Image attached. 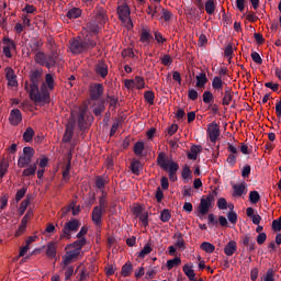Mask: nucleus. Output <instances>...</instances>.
Returning <instances> with one entry per match:
<instances>
[{
  "mask_svg": "<svg viewBox=\"0 0 281 281\" xmlns=\"http://www.w3.org/2000/svg\"><path fill=\"white\" fill-rule=\"evenodd\" d=\"M43 69H34L30 72V86L25 83V90L29 91V97L32 101L48 103L50 101V93L47 88H41L40 82L42 81Z\"/></svg>",
  "mask_w": 281,
  "mask_h": 281,
  "instance_id": "1",
  "label": "nucleus"
},
{
  "mask_svg": "<svg viewBox=\"0 0 281 281\" xmlns=\"http://www.w3.org/2000/svg\"><path fill=\"white\" fill-rule=\"evenodd\" d=\"M80 220L78 218H70L68 222H66L61 237L63 238H71V233H77L80 228Z\"/></svg>",
  "mask_w": 281,
  "mask_h": 281,
  "instance_id": "2",
  "label": "nucleus"
},
{
  "mask_svg": "<svg viewBox=\"0 0 281 281\" xmlns=\"http://www.w3.org/2000/svg\"><path fill=\"white\" fill-rule=\"evenodd\" d=\"M216 194H217V191H213V193H210L206 195V198H202L200 200L199 213L201 215H206L210 212V209L213 207V202L215 201L214 195Z\"/></svg>",
  "mask_w": 281,
  "mask_h": 281,
  "instance_id": "3",
  "label": "nucleus"
},
{
  "mask_svg": "<svg viewBox=\"0 0 281 281\" xmlns=\"http://www.w3.org/2000/svg\"><path fill=\"white\" fill-rule=\"evenodd\" d=\"M104 94L103 83L97 82L90 87V99L92 101H98Z\"/></svg>",
  "mask_w": 281,
  "mask_h": 281,
  "instance_id": "4",
  "label": "nucleus"
},
{
  "mask_svg": "<svg viewBox=\"0 0 281 281\" xmlns=\"http://www.w3.org/2000/svg\"><path fill=\"white\" fill-rule=\"evenodd\" d=\"M117 13L120 15L121 22L126 23L128 21L130 24L133 25L131 18V10L126 3H123L117 7Z\"/></svg>",
  "mask_w": 281,
  "mask_h": 281,
  "instance_id": "5",
  "label": "nucleus"
},
{
  "mask_svg": "<svg viewBox=\"0 0 281 281\" xmlns=\"http://www.w3.org/2000/svg\"><path fill=\"white\" fill-rule=\"evenodd\" d=\"M207 134L210 136L211 142L213 144H216V142L218 140V136H220V127H218V124L216 123V121H213V123L209 125Z\"/></svg>",
  "mask_w": 281,
  "mask_h": 281,
  "instance_id": "6",
  "label": "nucleus"
},
{
  "mask_svg": "<svg viewBox=\"0 0 281 281\" xmlns=\"http://www.w3.org/2000/svg\"><path fill=\"white\" fill-rule=\"evenodd\" d=\"M69 48L74 55L82 54V52H85L83 41L74 38L72 41H70Z\"/></svg>",
  "mask_w": 281,
  "mask_h": 281,
  "instance_id": "7",
  "label": "nucleus"
},
{
  "mask_svg": "<svg viewBox=\"0 0 281 281\" xmlns=\"http://www.w3.org/2000/svg\"><path fill=\"white\" fill-rule=\"evenodd\" d=\"M233 190H234L233 196L241 198L243 195H246L248 192L247 183L246 182L235 183L233 184Z\"/></svg>",
  "mask_w": 281,
  "mask_h": 281,
  "instance_id": "8",
  "label": "nucleus"
},
{
  "mask_svg": "<svg viewBox=\"0 0 281 281\" xmlns=\"http://www.w3.org/2000/svg\"><path fill=\"white\" fill-rule=\"evenodd\" d=\"M59 60V54L56 50H52L49 55L46 56V68L50 69L56 67V64Z\"/></svg>",
  "mask_w": 281,
  "mask_h": 281,
  "instance_id": "9",
  "label": "nucleus"
},
{
  "mask_svg": "<svg viewBox=\"0 0 281 281\" xmlns=\"http://www.w3.org/2000/svg\"><path fill=\"white\" fill-rule=\"evenodd\" d=\"M9 121L11 125L18 126L23 121L21 111L18 109L12 110L9 115Z\"/></svg>",
  "mask_w": 281,
  "mask_h": 281,
  "instance_id": "10",
  "label": "nucleus"
},
{
  "mask_svg": "<svg viewBox=\"0 0 281 281\" xmlns=\"http://www.w3.org/2000/svg\"><path fill=\"white\" fill-rule=\"evenodd\" d=\"M105 212L99 207V206H94L93 207V211H92V222L97 225V226H100L102 225V216Z\"/></svg>",
  "mask_w": 281,
  "mask_h": 281,
  "instance_id": "11",
  "label": "nucleus"
},
{
  "mask_svg": "<svg viewBox=\"0 0 281 281\" xmlns=\"http://www.w3.org/2000/svg\"><path fill=\"white\" fill-rule=\"evenodd\" d=\"M79 256L80 255L78 250L67 251L66 255L64 256L63 269H66V267L69 266V263H71Z\"/></svg>",
  "mask_w": 281,
  "mask_h": 281,
  "instance_id": "12",
  "label": "nucleus"
},
{
  "mask_svg": "<svg viewBox=\"0 0 281 281\" xmlns=\"http://www.w3.org/2000/svg\"><path fill=\"white\" fill-rule=\"evenodd\" d=\"M75 124H76V122L74 121L72 123H68L66 125V130H65L64 138H63L65 144H69V142L71 140L72 135L75 133Z\"/></svg>",
  "mask_w": 281,
  "mask_h": 281,
  "instance_id": "13",
  "label": "nucleus"
},
{
  "mask_svg": "<svg viewBox=\"0 0 281 281\" xmlns=\"http://www.w3.org/2000/svg\"><path fill=\"white\" fill-rule=\"evenodd\" d=\"M154 40L150 29L143 27L139 36V41L143 44L150 45L151 41Z\"/></svg>",
  "mask_w": 281,
  "mask_h": 281,
  "instance_id": "14",
  "label": "nucleus"
},
{
  "mask_svg": "<svg viewBox=\"0 0 281 281\" xmlns=\"http://www.w3.org/2000/svg\"><path fill=\"white\" fill-rule=\"evenodd\" d=\"M108 20L109 18L106 15V11L103 9V7H99L97 9V18H95L97 23L104 25Z\"/></svg>",
  "mask_w": 281,
  "mask_h": 281,
  "instance_id": "15",
  "label": "nucleus"
},
{
  "mask_svg": "<svg viewBox=\"0 0 281 281\" xmlns=\"http://www.w3.org/2000/svg\"><path fill=\"white\" fill-rule=\"evenodd\" d=\"M243 245L247 247V251L254 252L256 250V241L252 240L251 235L247 234L243 240Z\"/></svg>",
  "mask_w": 281,
  "mask_h": 281,
  "instance_id": "16",
  "label": "nucleus"
},
{
  "mask_svg": "<svg viewBox=\"0 0 281 281\" xmlns=\"http://www.w3.org/2000/svg\"><path fill=\"white\" fill-rule=\"evenodd\" d=\"M7 81L10 87H16L19 85L16 80V75L14 74V70L9 67L7 68Z\"/></svg>",
  "mask_w": 281,
  "mask_h": 281,
  "instance_id": "17",
  "label": "nucleus"
},
{
  "mask_svg": "<svg viewBox=\"0 0 281 281\" xmlns=\"http://www.w3.org/2000/svg\"><path fill=\"white\" fill-rule=\"evenodd\" d=\"M203 150L202 145H192L190 148V153H188L189 160H196L198 155Z\"/></svg>",
  "mask_w": 281,
  "mask_h": 281,
  "instance_id": "18",
  "label": "nucleus"
},
{
  "mask_svg": "<svg viewBox=\"0 0 281 281\" xmlns=\"http://www.w3.org/2000/svg\"><path fill=\"white\" fill-rule=\"evenodd\" d=\"M237 250V243L235 240L228 241L224 247V254L227 257L234 256Z\"/></svg>",
  "mask_w": 281,
  "mask_h": 281,
  "instance_id": "19",
  "label": "nucleus"
},
{
  "mask_svg": "<svg viewBox=\"0 0 281 281\" xmlns=\"http://www.w3.org/2000/svg\"><path fill=\"white\" fill-rule=\"evenodd\" d=\"M29 220H30V214L27 213L21 220V225L19 226L18 231L15 232V237H20L23 235V233L26 229Z\"/></svg>",
  "mask_w": 281,
  "mask_h": 281,
  "instance_id": "20",
  "label": "nucleus"
},
{
  "mask_svg": "<svg viewBox=\"0 0 281 281\" xmlns=\"http://www.w3.org/2000/svg\"><path fill=\"white\" fill-rule=\"evenodd\" d=\"M46 256L49 259H55L57 257V244L56 243L49 241L47 244Z\"/></svg>",
  "mask_w": 281,
  "mask_h": 281,
  "instance_id": "21",
  "label": "nucleus"
},
{
  "mask_svg": "<svg viewBox=\"0 0 281 281\" xmlns=\"http://www.w3.org/2000/svg\"><path fill=\"white\" fill-rule=\"evenodd\" d=\"M66 16L69 20H77L80 16H82V10H80L78 7H74L71 10L67 12Z\"/></svg>",
  "mask_w": 281,
  "mask_h": 281,
  "instance_id": "22",
  "label": "nucleus"
},
{
  "mask_svg": "<svg viewBox=\"0 0 281 281\" xmlns=\"http://www.w3.org/2000/svg\"><path fill=\"white\" fill-rule=\"evenodd\" d=\"M95 72H97V75L101 76L102 78H105L109 74L106 64H104V63L97 64Z\"/></svg>",
  "mask_w": 281,
  "mask_h": 281,
  "instance_id": "23",
  "label": "nucleus"
},
{
  "mask_svg": "<svg viewBox=\"0 0 281 281\" xmlns=\"http://www.w3.org/2000/svg\"><path fill=\"white\" fill-rule=\"evenodd\" d=\"M37 162H38V160L34 164H30L29 167L22 171V176L23 177L35 176L36 169H37Z\"/></svg>",
  "mask_w": 281,
  "mask_h": 281,
  "instance_id": "24",
  "label": "nucleus"
},
{
  "mask_svg": "<svg viewBox=\"0 0 281 281\" xmlns=\"http://www.w3.org/2000/svg\"><path fill=\"white\" fill-rule=\"evenodd\" d=\"M184 274L189 278L190 281H194L196 278L195 271L193 269V266L184 265L182 268Z\"/></svg>",
  "mask_w": 281,
  "mask_h": 281,
  "instance_id": "25",
  "label": "nucleus"
},
{
  "mask_svg": "<svg viewBox=\"0 0 281 281\" xmlns=\"http://www.w3.org/2000/svg\"><path fill=\"white\" fill-rule=\"evenodd\" d=\"M87 239L86 238H78L70 245V247L75 248L74 251H78V255L80 256V250H82V247L86 246Z\"/></svg>",
  "mask_w": 281,
  "mask_h": 281,
  "instance_id": "26",
  "label": "nucleus"
},
{
  "mask_svg": "<svg viewBox=\"0 0 281 281\" xmlns=\"http://www.w3.org/2000/svg\"><path fill=\"white\" fill-rule=\"evenodd\" d=\"M86 32L97 35L100 32V26L97 24V22H89L86 24Z\"/></svg>",
  "mask_w": 281,
  "mask_h": 281,
  "instance_id": "27",
  "label": "nucleus"
},
{
  "mask_svg": "<svg viewBox=\"0 0 281 281\" xmlns=\"http://www.w3.org/2000/svg\"><path fill=\"white\" fill-rule=\"evenodd\" d=\"M42 46H43L42 40L31 38V41L29 43V47H30L31 52H37L41 49Z\"/></svg>",
  "mask_w": 281,
  "mask_h": 281,
  "instance_id": "28",
  "label": "nucleus"
},
{
  "mask_svg": "<svg viewBox=\"0 0 281 281\" xmlns=\"http://www.w3.org/2000/svg\"><path fill=\"white\" fill-rule=\"evenodd\" d=\"M46 60H47V55L43 52H37L35 54V61L40 64L41 67H46Z\"/></svg>",
  "mask_w": 281,
  "mask_h": 281,
  "instance_id": "29",
  "label": "nucleus"
},
{
  "mask_svg": "<svg viewBox=\"0 0 281 281\" xmlns=\"http://www.w3.org/2000/svg\"><path fill=\"white\" fill-rule=\"evenodd\" d=\"M159 11H161V5H149L147 8V14H149L153 19L159 18Z\"/></svg>",
  "mask_w": 281,
  "mask_h": 281,
  "instance_id": "30",
  "label": "nucleus"
},
{
  "mask_svg": "<svg viewBox=\"0 0 281 281\" xmlns=\"http://www.w3.org/2000/svg\"><path fill=\"white\" fill-rule=\"evenodd\" d=\"M173 238H177V243H176V247H178L179 249H186V240L183 238V234L178 232L173 234Z\"/></svg>",
  "mask_w": 281,
  "mask_h": 281,
  "instance_id": "31",
  "label": "nucleus"
},
{
  "mask_svg": "<svg viewBox=\"0 0 281 281\" xmlns=\"http://www.w3.org/2000/svg\"><path fill=\"white\" fill-rule=\"evenodd\" d=\"M133 272V265L131 262H126L121 268V276L126 278L130 277Z\"/></svg>",
  "mask_w": 281,
  "mask_h": 281,
  "instance_id": "32",
  "label": "nucleus"
},
{
  "mask_svg": "<svg viewBox=\"0 0 281 281\" xmlns=\"http://www.w3.org/2000/svg\"><path fill=\"white\" fill-rule=\"evenodd\" d=\"M196 78V87L204 88L207 85V76L204 72H201Z\"/></svg>",
  "mask_w": 281,
  "mask_h": 281,
  "instance_id": "33",
  "label": "nucleus"
},
{
  "mask_svg": "<svg viewBox=\"0 0 281 281\" xmlns=\"http://www.w3.org/2000/svg\"><path fill=\"white\" fill-rule=\"evenodd\" d=\"M182 263L180 257H175L172 259H168L167 261V270L171 271L173 267L180 266Z\"/></svg>",
  "mask_w": 281,
  "mask_h": 281,
  "instance_id": "34",
  "label": "nucleus"
},
{
  "mask_svg": "<svg viewBox=\"0 0 281 281\" xmlns=\"http://www.w3.org/2000/svg\"><path fill=\"white\" fill-rule=\"evenodd\" d=\"M171 218H172V214H171V212H170L169 209H164V210L160 212L159 220H160L162 223H168Z\"/></svg>",
  "mask_w": 281,
  "mask_h": 281,
  "instance_id": "35",
  "label": "nucleus"
},
{
  "mask_svg": "<svg viewBox=\"0 0 281 281\" xmlns=\"http://www.w3.org/2000/svg\"><path fill=\"white\" fill-rule=\"evenodd\" d=\"M164 170L167 171L168 173L178 172L179 171V164L175 162L172 160H168L167 161V168L164 169Z\"/></svg>",
  "mask_w": 281,
  "mask_h": 281,
  "instance_id": "36",
  "label": "nucleus"
},
{
  "mask_svg": "<svg viewBox=\"0 0 281 281\" xmlns=\"http://www.w3.org/2000/svg\"><path fill=\"white\" fill-rule=\"evenodd\" d=\"M225 82L221 79V77L216 76L213 78L212 87L214 90L221 91Z\"/></svg>",
  "mask_w": 281,
  "mask_h": 281,
  "instance_id": "37",
  "label": "nucleus"
},
{
  "mask_svg": "<svg viewBox=\"0 0 281 281\" xmlns=\"http://www.w3.org/2000/svg\"><path fill=\"white\" fill-rule=\"evenodd\" d=\"M31 162H32L31 158L23 155V156H20L18 159V167L25 168L26 166L31 165Z\"/></svg>",
  "mask_w": 281,
  "mask_h": 281,
  "instance_id": "38",
  "label": "nucleus"
},
{
  "mask_svg": "<svg viewBox=\"0 0 281 281\" xmlns=\"http://www.w3.org/2000/svg\"><path fill=\"white\" fill-rule=\"evenodd\" d=\"M143 168V165L139 160H134L131 164L132 173L135 176H139V170Z\"/></svg>",
  "mask_w": 281,
  "mask_h": 281,
  "instance_id": "39",
  "label": "nucleus"
},
{
  "mask_svg": "<svg viewBox=\"0 0 281 281\" xmlns=\"http://www.w3.org/2000/svg\"><path fill=\"white\" fill-rule=\"evenodd\" d=\"M86 110H80L77 117V124L80 128L86 126Z\"/></svg>",
  "mask_w": 281,
  "mask_h": 281,
  "instance_id": "40",
  "label": "nucleus"
},
{
  "mask_svg": "<svg viewBox=\"0 0 281 281\" xmlns=\"http://www.w3.org/2000/svg\"><path fill=\"white\" fill-rule=\"evenodd\" d=\"M202 100L204 104H212L214 102V95L211 91L206 90L202 94Z\"/></svg>",
  "mask_w": 281,
  "mask_h": 281,
  "instance_id": "41",
  "label": "nucleus"
},
{
  "mask_svg": "<svg viewBox=\"0 0 281 281\" xmlns=\"http://www.w3.org/2000/svg\"><path fill=\"white\" fill-rule=\"evenodd\" d=\"M145 149V144L144 142H137L134 144V148H133V151L136 156H142L143 155V151Z\"/></svg>",
  "mask_w": 281,
  "mask_h": 281,
  "instance_id": "42",
  "label": "nucleus"
},
{
  "mask_svg": "<svg viewBox=\"0 0 281 281\" xmlns=\"http://www.w3.org/2000/svg\"><path fill=\"white\" fill-rule=\"evenodd\" d=\"M157 164L160 166L162 170L168 168V161L166 160V155L160 153L157 157Z\"/></svg>",
  "mask_w": 281,
  "mask_h": 281,
  "instance_id": "43",
  "label": "nucleus"
},
{
  "mask_svg": "<svg viewBox=\"0 0 281 281\" xmlns=\"http://www.w3.org/2000/svg\"><path fill=\"white\" fill-rule=\"evenodd\" d=\"M200 248L202 250H204L205 252L207 254H212L215 251V245L211 244V243H207V241H203L201 245H200Z\"/></svg>",
  "mask_w": 281,
  "mask_h": 281,
  "instance_id": "44",
  "label": "nucleus"
},
{
  "mask_svg": "<svg viewBox=\"0 0 281 281\" xmlns=\"http://www.w3.org/2000/svg\"><path fill=\"white\" fill-rule=\"evenodd\" d=\"M216 10V5H215V2L214 0H207L205 2V11L207 14L212 15Z\"/></svg>",
  "mask_w": 281,
  "mask_h": 281,
  "instance_id": "45",
  "label": "nucleus"
},
{
  "mask_svg": "<svg viewBox=\"0 0 281 281\" xmlns=\"http://www.w3.org/2000/svg\"><path fill=\"white\" fill-rule=\"evenodd\" d=\"M153 251L150 244L147 243L144 245L143 250L138 254V258L144 259L145 257L149 256V254Z\"/></svg>",
  "mask_w": 281,
  "mask_h": 281,
  "instance_id": "46",
  "label": "nucleus"
},
{
  "mask_svg": "<svg viewBox=\"0 0 281 281\" xmlns=\"http://www.w3.org/2000/svg\"><path fill=\"white\" fill-rule=\"evenodd\" d=\"M82 43H83V50L93 49L97 46V42L93 41L92 38H85Z\"/></svg>",
  "mask_w": 281,
  "mask_h": 281,
  "instance_id": "47",
  "label": "nucleus"
},
{
  "mask_svg": "<svg viewBox=\"0 0 281 281\" xmlns=\"http://www.w3.org/2000/svg\"><path fill=\"white\" fill-rule=\"evenodd\" d=\"M263 281H276V270L273 268H269L263 276Z\"/></svg>",
  "mask_w": 281,
  "mask_h": 281,
  "instance_id": "48",
  "label": "nucleus"
},
{
  "mask_svg": "<svg viewBox=\"0 0 281 281\" xmlns=\"http://www.w3.org/2000/svg\"><path fill=\"white\" fill-rule=\"evenodd\" d=\"M34 136H35V131L32 127H27L23 134V139L25 142H31Z\"/></svg>",
  "mask_w": 281,
  "mask_h": 281,
  "instance_id": "49",
  "label": "nucleus"
},
{
  "mask_svg": "<svg viewBox=\"0 0 281 281\" xmlns=\"http://www.w3.org/2000/svg\"><path fill=\"white\" fill-rule=\"evenodd\" d=\"M8 169H9V162L8 160H5V158H2L0 162V178L4 177Z\"/></svg>",
  "mask_w": 281,
  "mask_h": 281,
  "instance_id": "50",
  "label": "nucleus"
},
{
  "mask_svg": "<svg viewBox=\"0 0 281 281\" xmlns=\"http://www.w3.org/2000/svg\"><path fill=\"white\" fill-rule=\"evenodd\" d=\"M144 99L149 105H154L155 93L150 90L144 92Z\"/></svg>",
  "mask_w": 281,
  "mask_h": 281,
  "instance_id": "51",
  "label": "nucleus"
},
{
  "mask_svg": "<svg viewBox=\"0 0 281 281\" xmlns=\"http://www.w3.org/2000/svg\"><path fill=\"white\" fill-rule=\"evenodd\" d=\"M181 177L184 180V183H188L187 179L192 177V170L189 166H184L181 171Z\"/></svg>",
  "mask_w": 281,
  "mask_h": 281,
  "instance_id": "52",
  "label": "nucleus"
},
{
  "mask_svg": "<svg viewBox=\"0 0 281 281\" xmlns=\"http://www.w3.org/2000/svg\"><path fill=\"white\" fill-rule=\"evenodd\" d=\"M261 196L258 191H250L249 192V201L256 205L260 201Z\"/></svg>",
  "mask_w": 281,
  "mask_h": 281,
  "instance_id": "53",
  "label": "nucleus"
},
{
  "mask_svg": "<svg viewBox=\"0 0 281 281\" xmlns=\"http://www.w3.org/2000/svg\"><path fill=\"white\" fill-rule=\"evenodd\" d=\"M222 95H223L222 105L229 106V104H232L234 94H226L222 92Z\"/></svg>",
  "mask_w": 281,
  "mask_h": 281,
  "instance_id": "54",
  "label": "nucleus"
},
{
  "mask_svg": "<svg viewBox=\"0 0 281 281\" xmlns=\"http://www.w3.org/2000/svg\"><path fill=\"white\" fill-rule=\"evenodd\" d=\"M45 82H46V85H47L49 90H54V88H55V80H54L53 75L47 74L45 76Z\"/></svg>",
  "mask_w": 281,
  "mask_h": 281,
  "instance_id": "55",
  "label": "nucleus"
},
{
  "mask_svg": "<svg viewBox=\"0 0 281 281\" xmlns=\"http://www.w3.org/2000/svg\"><path fill=\"white\" fill-rule=\"evenodd\" d=\"M63 270L65 271V280H70L75 273V268L72 266H66Z\"/></svg>",
  "mask_w": 281,
  "mask_h": 281,
  "instance_id": "56",
  "label": "nucleus"
},
{
  "mask_svg": "<svg viewBox=\"0 0 281 281\" xmlns=\"http://www.w3.org/2000/svg\"><path fill=\"white\" fill-rule=\"evenodd\" d=\"M30 205V195H27V199L22 201L19 207V214L23 215L25 210L29 207Z\"/></svg>",
  "mask_w": 281,
  "mask_h": 281,
  "instance_id": "57",
  "label": "nucleus"
},
{
  "mask_svg": "<svg viewBox=\"0 0 281 281\" xmlns=\"http://www.w3.org/2000/svg\"><path fill=\"white\" fill-rule=\"evenodd\" d=\"M227 220L231 224L236 225L238 222V215L234 211L227 213Z\"/></svg>",
  "mask_w": 281,
  "mask_h": 281,
  "instance_id": "58",
  "label": "nucleus"
},
{
  "mask_svg": "<svg viewBox=\"0 0 281 281\" xmlns=\"http://www.w3.org/2000/svg\"><path fill=\"white\" fill-rule=\"evenodd\" d=\"M23 156L27 157L29 159H33L35 156V149L31 147L23 148Z\"/></svg>",
  "mask_w": 281,
  "mask_h": 281,
  "instance_id": "59",
  "label": "nucleus"
},
{
  "mask_svg": "<svg viewBox=\"0 0 281 281\" xmlns=\"http://www.w3.org/2000/svg\"><path fill=\"white\" fill-rule=\"evenodd\" d=\"M105 110V106H104V103H99L94 110H93V113L97 117H100L102 115V113L104 112Z\"/></svg>",
  "mask_w": 281,
  "mask_h": 281,
  "instance_id": "60",
  "label": "nucleus"
},
{
  "mask_svg": "<svg viewBox=\"0 0 281 281\" xmlns=\"http://www.w3.org/2000/svg\"><path fill=\"white\" fill-rule=\"evenodd\" d=\"M108 183V181L105 179H103V177H97L95 179V187L100 190L104 189L105 184Z\"/></svg>",
  "mask_w": 281,
  "mask_h": 281,
  "instance_id": "61",
  "label": "nucleus"
},
{
  "mask_svg": "<svg viewBox=\"0 0 281 281\" xmlns=\"http://www.w3.org/2000/svg\"><path fill=\"white\" fill-rule=\"evenodd\" d=\"M250 57H251V59H252L256 64L262 65L263 60H262V57L260 56L259 53L252 52V53L250 54Z\"/></svg>",
  "mask_w": 281,
  "mask_h": 281,
  "instance_id": "62",
  "label": "nucleus"
},
{
  "mask_svg": "<svg viewBox=\"0 0 281 281\" xmlns=\"http://www.w3.org/2000/svg\"><path fill=\"white\" fill-rule=\"evenodd\" d=\"M272 229L273 232H281V215L279 218L272 221Z\"/></svg>",
  "mask_w": 281,
  "mask_h": 281,
  "instance_id": "63",
  "label": "nucleus"
},
{
  "mask_svg": "<svg viewBox=\"0 0 281 281\" xmlns=\"http://www.w3.org/2000/svg\"><path fill=\"white\" fill-rule=\"evenodd\" d=\"M26 192H27V188H22V189L18 190V192L15 194L16 202H20L24 198Z\"/></svg>",
  "mask_w": 281,
  "mask_h": 281,
  "instance_id": "64",
  "label": "nucleus"
}]
</instances>
